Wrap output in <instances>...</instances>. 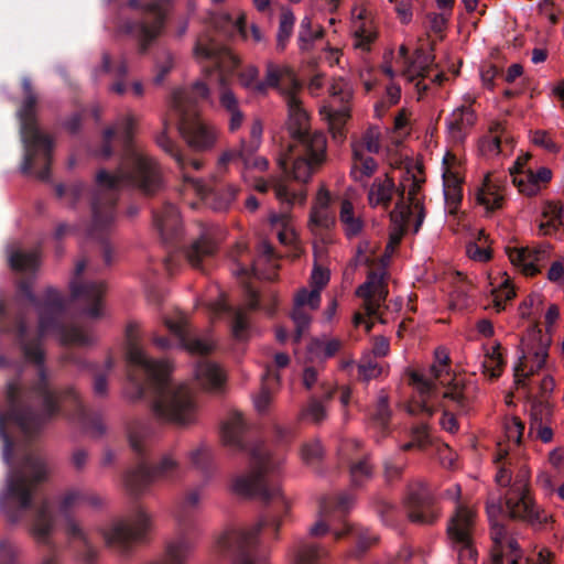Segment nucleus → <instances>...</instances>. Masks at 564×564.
I'll return each instance as SVG.
<instances>
[{
	"mask_svg": "<svg viewBox=\"0 0 564 564\" xmlns=\"http://www.w3.org/2000/svg\"><path fill=\"white\" fill-rule=\"evenodd\" d=\"M288 107L286 129L293 139L276 155V165L293 180L306 183L326 160V137L310 131V117L297 94L284 99Z\"/></svg>",
	"mask_w": 564,
	"mask_h": 564,
	"instance_id": "1",
	"label": "nucleus"
},
{
	"mask_svg": "<svg viewBox=\"0 0 564 564\" xmlns=\"http://www.w3.org/2000/svg\"><path fill=\"white\" fill-rule=\"evenodd\" d=\"M139 325L130 323L126 333L128 338V361L142 368L156 390L153 404L155 414L164 421L188 424L196 417V404L186 386H175L169 381L172 367L166 361H155L147 357L137 344Z\"/></svg>",
	"mask_w": 564,
	"mask_h": 564,
	"instance_id": "2",
	"label": "nucleus"
},
{
	"mask_svg": "<svg viewBox=\"0 0 564 564\" xmlns=\"http://www.w3.org/2000/svg\"><path fill=\"white\" fill-rule=\"evenodd\" d=\"M207 98L208 86L203 82H196L189 89L175 90L172 99V107L180 115V134L191 149L198 152L212 150L219 138V130L199 118L194 110L199 100Z\"/></svg>",
	"mask_w": 564,
	"mask_h": 564,
	"instance_id": "3",
	"label": "nucleus"
},
{
	"mask_svg": "<svg viewBox=\"0 0 564 564\" xmlns=\"http://www.w3.org/2000/svg\"><path fill=\"white\" fill-rule=\"evenodd\" d=\"M101 188L135 186L147 194L156 192L162 185L161 171L156 162L139 147H128L116 174L106 171L97 174Z\"/></svg>",
	"mask_w": 564,
	"mask_h": 564,
	"instance_id": "4",
	"label": "nucleus"
},
{
	"mask_svg": "<svg viewBox=\"0 0 564 564\" xmlns=\"http://www.w3.org/2000/svg\"><path fill=\"white\" fill-rule=\"evenodd\" d=\"M284 459L274 457L262 446L251 451V470L246 475L236 477L232 480V490L243 496H260L265 500L281 498L284 501L279 486L268 488L267 478L280 470Z\"/></svg>",
	"mask_w": 564,
	"mask_h": 564,
	"instance_id": "5",
	"label": "nucleus"
},
{
	"mask_svg": "<svg viewBox=\"0 0 564 564\" xmlns=\"http://www.w3.org/2000/svg\"><path fill=\"white\" fill-rule=\"evenodd\" d=\"M531 473L527 465L512 471L511 484L505 495L506 512L511 519L522 520L532 525H543L551 517L541 509L530 495Z\"/></svg>",
	"mask_w": 564,
	"mask_h": 564,
	"instance_id": "6",
	"label": "nucleus"
},
{
	"mask_svg": "<svg viewBox=\"0 0 564 564\" xmlns=\"http://www.w3.org/2000/svg\"><path fill=\"white\" fill-rule=\"evenodd\" d=\"M194 57L197 62H210L219 72L218 100L228 112L239 108V101L231 88L226 85L225 74L234 72L240 64L239 57L230 50L216 44L208 35H200L194 46Z\"/></svg>",
	"mask_w": 564,
	"mask_h": 564,
	"instance_id": "7",
	"label": "nucleus"
},
{
	"mask_svg": "<svg viewBox=\"0 0 564 564\" xmlns=\"http://www.w3.org/2000/svg\"><path fill=\"white\" fill-rule=\"evenodd\" d=\"M25 94L24 101L18 112L21 122V137L25 145V155L21 169L23 172H29L35 160V154L42 152L44 159H48L53 144L52 141L42 134L35 122V105L36 96L33 93L31 82L24 79L22 83Z\"/></svg>",
	"mask_w": 564,
	"mask_h": 564,
	"instance_id": "8",
	"label": "nucleus"
},
{
	"mask_svg": "<svg viewBox=\"0 0 564 564\" xmlns=\"http://www.w3.org/2000/svg\"><path fill=\"white\" fill-rule=\"evenodd\" d=\"M261 528V522L251 527H226L214 536V553L228 558L231 564H269L265 561L253 562L250 557Z\"/></svg>",
	"mask_w": 564,
	"mask_h": 564,
	"instance_id": "9",
	"label": "nucleus"
},
{
	"mask_svg": "<svg viewBox=\"0 0 564 564\" xmlns=\"http://www.w3.org/2000/svg\"><path fill=\"white\" fill-rule=\"evenodd\" d=\"M505 441L497 445V453L494 463L497 467L495 480L498 486L511 484L512 471L518 470L520 465H527L521 462L522 455L520 444L524 431L523 423L518 417H508L503 424Z\"/></svg>",
	"mask_w": 564,
	"mask_h": 564,
	"instance_id": "10",
	"label": "nucleus"
},
{
	"mask_svg": "<svg viewBox=\"0 0 564 564\" xmlns=\"http://www.w3.org/2000/svg\"><path fill=\"white\" fill-rule=\"evenodd\" d=\"M476 513L473 508L457 505L447 525V534L458 554V564H477V551L473 544Z\"/></svg>",
	"mask_w": 564,
	"mask_h": 564,
	"instance_id": "11",
	"label": "nucleus"
},
{
	"mask_svg": "<svg viewBox=\"0 0 564 564\" xmlns=\"http://www.w3.org/2000/svg\"><path fill=\"white\" fill-rule=\"evenodd\" d=\"M263 126L260 119L252 120L249 139H241L237 151L228 150L220 154L217 162V170L224 173L227 164L235 158H238L243 164L242 176L246 178V172L249 170L265 171L269 167V161L264 156L256 155L262 143Z\"/></svg>",
	"mask_w": 564,
	"mask_h": 564,
	"instance_id": "12",
	"label": "nucleus"
},
{
	"mask_svg": "<svg viewBox=\"0 0 564 564\" xmlns=\"http://www.w3.org/2000/svg\"><path fill=\"white\" fill-rule=\"evenodd\" d=\"M151 527V517L144 510L139 509L129 520H118L110 523L101 531L105 543L119 552L140 541Z\"/></svg>",
	"mask_w": 564,
	"mask_h": 564,
	"instance_id": "13",
	"label": "nucleus"
},
{
	"mask_svg": "<svg viewBox=\"0 0 564 564\" xmlns=\"http://www.w3.org/2000/svg\"><path fill=\"white\" fill-rule=\"evenodd\" d=\"M48 469L40 458H28L23 465L22 474L10 476L7 481V495L15 501L21 509L31 505L35 485L46 478Z\"/></svg>",
	"mask_w": 564,
	"mask_h": 564,
	"instance_id": "14",
	"label": "nucleus"
},
{
	"mask_svg": "<svg viewBox=\"0 0 564 564\" xmlns=\"http://www.w3.org/2000/svg\"><path fill=\"white\" fill-rule=\"evenodd\" d=\"M435 357L436 362L426 372L413 371L410 376L411 383L422 397V411L429 415L432 414V410L425 404V398L430 397L438 386H445L452 380L448 370L449 357L445 349H436Z\"/></svg>",
	"mask_w": 564,
	"mask_h": 564,
	"instance_id": "15",
	"label": "nucleus"
},
{
	"mask_svg": "<svg viewBox=\"0 0 564 564\" xmlns=\"http://www.w3.org/2000/svg\"><path fill=\"white\" fill-rule=\"evenodd\" d=\"M424 178L421 172L416 174L406 172L402 177L400 187V200L397 204H402L410 212V217L413 221V232L416 234L425 218V209L423 205L422 184Z\"/></svg>",
	"mask_w": 564,
	"mask_h": 564,
	"instance_id": "16",
	"label": "nucleus"
},
{
	"mask_svg": "<svg viewBox=\"0 0 564 564\" xmlns=\"http://www.w3.org/2000/svg\"><path fill=\"white\" fill-rule=\"evenodd\" d=\"M409 519L420 524H432L440 517V510L433 505L432 496L422 481L409 485L406 494Z\"/></svg>",
	"mask_w": 564,
	"mask_h": 564,
	"instance_id": "17",
	"label": "nucleus"
},
{
	"mask_svg": "<svg viewBox=\"0 0 564 564\" xmlns=\"http://www.w3.org/2000/svg\"><path fill=\"white\" fill-rule=\"evenodd\" d=\"M508 258L513 267L528 276L541 272L550 259V245L543 243L538 247L508 246L506 248Z\"/></svg>",
	"mask_w": 564,
	"mask_h": 564,
	"instance_id": "18",
	"label": "nucleus"
},
{
	"mask_svg": "<svg viewBox=\"0 0 564 564\" xmlns=\"http://www.w3.org/2000/svg\"><path fill=\"white\" fill-rule=\"evenodd\" d=\"M268 87L276 88L285 99L288 95H295L300 91L301 85L293 72L286 64L268 62L265 65V78L262 83L254 85V93L264 94Z\"/></svg>",
	"mask_w": 564,
	"mask_h": 564,
	"instance_id": "19",
	"label": "nucleus"
},
{
	"mask_svg": "<svg viewBox=\"0 0 564 564\" xmlns=\"http://www.w3.org/2000/svg\"><path fill=\"white\" fill-rule=\"evenodd\" d=\"M330 102L323 106L324 115L333 129L340 128L350 116L348 106L352 96L351 87L344 79H336L329 86Z\"/></svg>",
	"mask_w": 564,
	"mask_h": 564,
	"instance_id": "20",
	"label": "nucleus"
},
{
	"mask_svg": "<svg viewBox=\"0 0 564 564\" xmlns=\"http://www.w3.org/2000/svg\"><path fill=\"white\" fill-rule=\"evenodd\" d=\"M169 4L170 0H155L154 2L147 4V10L154 17L153 21L151 23H138L128 29V31L139 41L143 51L148 47L151 41L161 34L163 20Z\"/></svg>",
	"mask_w": 564,
	"mask_h": 564,
	"instance_id": "21",
	"label": "nucleus"
},
{
	"mask_svg": "<svg viewBox=\"0 0 564 564\" xmlns=\"http://www.w3.org/2000/svg\"><path fill=\"white\" fill-rule=\"evenodd\" d=\"M444 198L451 212L462 199V167L455 154L447 152L442 162Z\"/></svg>",
	"mask_w": 564,
	"mask_h": 564,
	"instance_id": "22",
	"label": "nucleus"
},
{
	"mask_svg": "<svg viewBox=\"0 0 564 564\" xmlns=\"http://www.w3.org/2000/svg\"><path fill=\"white\" fill-rule=\"evenodd\" d=\"M319 304L321 293H318L317 290H308L307 288H302L295 294L294 307L292 312V319L295 324V341L301 339L311 324V315L306 312V308L310 311H315L319 307Z\"/></svg>",
	"mask_w": 564,
	"mask_h": 564,
	"instance_id": "23",
	"label": "nucleus"
},
{
	"mask_svg": "<svg viewBox=\"0 0 564 564\" xmlns=\"http://www.w3.org/2000/svg\"><path fill=\"white\" fill-rule=\"evenodd\" d=\"M522 346L523 354L513 366L514 383L518 388L527 386L528 378L544 366L547 357V348L544 345L534 347L523 340Z\"/></svg>",
	"mask_w": 564,
	"mask_h": 564,
	"instance_id": "24",
	"label": "nucleus"
},
{
	"mask_svg": "<svg viewBox=\"0 0 564 564\" xmlns=\"http://www.w3.org/2000/svg\"><path fill=\"white\" fill-rule=\"evenodd\" d=\"M356 295L364 300L366 313L375 315L388 295L386 272H370L365 283L356 290Z\"/></svg>",
	"mask_w": 564,
	"mask_h": 564,
	"instance_id": "25",
	"label": "nucleus"
},
{
	"mask_svg": "<svg viewBox=\"0 0 564 564\" xmlns=\"http://www.w3.org/2000/svg\"><path fill=\"white\" fill-rule=\"evenodd\" d=\"M492 564H520L522 554L516 539L508 534L503 525L492 527Z\"/></svg>",
	"mask_w": 564,
	"mask_h": 564,
	"instance_id": "26",
	"label": "nucleus"
},
{
	"mask_svg": "<svg viewBox=\"0 0 564 564\" xmlns=\"http://www.w3.org/2000/svg\"><path fill=\"white\" fill-rule=\"evenodd\" d=\"M185 167L191 165L194 170H200L203 167V162L199 160H191L186 161ZM183 174V178L187 186H191L195 193L200 195L203 198H206L210 202V205L216 210H225L229 207V205L235 200L237 195V187L234 185H228L224 195L221 197H217L216 193L208 192L200 180H194L189 177L186 173V169L181 170Z\"/></svg>",
	"mask_w": 564,
	"mask_h": 564,
	"instance_id": "27",
	"label": "nucleus"
},
{
	"mask_svg": "<svg viewBox=\"0 0 564 564\" xmlns=\"http://www.w3.org/2000/svg\"><path fill=\"white\" fill-rule=\"evenodd\" d=\"M72 296L85 306V314L90 318H97L104 314L102 295L105 285L101 282L78 284L70 282Z\"/></svg>",
	"mask_w": 564,
	"mask_h": 564,
	"instance_id": "28",
	"label": "nucleus"
},
{
	"mask_svg": "<svg viewBox=\"0 0 564 564\" xmlns=\"http://www.w3.org/2000/svg\"><path fill=\"white\" fill-rule=\"evenodd\" d=\"M167 328L180 340L181 345L191 354H207L215 347V341L210 338H192L188 332L187 318L180 316L175 321L166 319Z\"/></svg>",
	"mask_w": 564,
	"mask_h": 564,
	"instance_id": "29",
	"label": "nucleus"
},
{
	"mask_svg": "<svg viewBox=\"0 0 564 564\" xmlns=\"http://www.w3.org/2000/svg\"><path fill=\"white\" fill-rule=\"evenodd\" d=\"M39 393L43 399V409L37 414H18L15 416L19 425L25 431L31 432L46 423L58 410L57 398L45 388H40Z\"/></svg>",
	"mask_w": 564,
	"mask_h": 564,
	"instance_id": "30",
	"label": "nucleus"
},
{
	"mask_svg": "<svg viewBox=\"0 0 564 564\" xmlns=\"http://www.w3.org/2000/svg\"><path fill=\"white\" fill-rule=\"evenodd\" d=\"M477 116L471 107L459 106L446 118L447 132L452 141L463 142L475 126Z\"/></svg>",
	"mask_w": 564,
	"mask_h": 564,
	"instance_id": "31",
	"label": "nucleus"
},
{
	"mask_svg": "<svg viewBox=\"0 0 564 564\" xmlns=\"http://www.w3.org/2000/svg\"><path fill=\"white\" fill-rule=\"evenodd\" d=\"M503 199L505 194L500 180L487 174L476 192L477 203L487 212H492L502 207Z\"/></svg>",
	"mask_w": 564,
	"mask_h": 564,
	"instance_id": "32",
	"label": "nucleus"
},
{
	"mask_svg": "<svg viewBox=\"0 0 564 564\" xmlns=\"http://www.w3.org/2000/svg\"><path fill=\"white\" fill-rule=\"evenodd\" d=\"M392 229L389 235V242L387 251L393 252L394 248L401 241L403 234L412 229L414 219L410 217V212L402 204H397L394 209L390 213Z\"/></svg>",
	"mask_w": 564,
	"mask_h": 564,
	"instance_id": "33",
	"label": "nucleus"
},
{
	"mask_svg": "<svg viewBox=\"0 0 564 564\" xmlns=\"http://www.w3.org/2000/svg\"><path fill=\"white\" fill-rule=\"evenodd\" d=\"M245 430L246 423L242 414L239 412L230 413L221 427V438L224 444L232 449H242L245 447L242 438Z\"/></svg>",
	"mask_w": 564,
	"mask_h": 564,
	"instance_id": "34",
	"label": "nucleus"
},
{
	"mask_svg": "<svg viewBox=\"0 0 564 564\" xmlns=\"http://www.w3.org/2000/svg\"><path fill=\"white\" fill-rule=\"evenodd\" d=\"M330 194L321 187L312 206L310 224L318 228H329L334 224V216L329 209Z\"/></svg>",
	"mask_w": 564,
	"mask_h": 564,
	"instance_id": "35",
	"label": "nucleus"
},
{
	"mask_svg": "<svg viewBox=\"0 0 564 564\" xmlns=\"http://www.w3.org/2000/svg\"><path fill=\"white\" fill-rule=\"evenodd\" d=\"M273 187L276 199L286 205H293L296 202L303 203L305 195L302 193H295L288 184L280 177H271L270 182L264 180H258L254 184V188L258 192L265 193L270 187Z\"/></svg>",
	"mask_w": 564,
	"mask_h": 564,
	"instance_id": "36",
	"label": "nucleus"
},
{
	"mask_svg": "<svg viewBox=\"0 0 564 564\" xmlns=\"http://www.w3.org/2000/svg\"><path fill=\"white\" fill-rule=\"evenodd\" d=\"M550 411L546 405L539 403L531 409L530 434L543 443H551L553 430L549 424Z\"/></svg>",
	"mask_w": 564,
	"mask_h": 564,
	"instance_id": "37",
	"label": "nucleus"
},
{
	"mask_svg": "<svg viewBox=\"0 0 564 564\" xmlns=\"http://www.w3.org/2000/svg\"><path fill=\"white\" fill-rule=\"evenodd\" d=\"M528 159V155L519 158L514 165L510 167V174L513 176V184L519 188V192L528 196H532L540 192L541 186L538 183L533 171H522V166Z\"/></svg>",
	"mask_w": 564,
	"mask_h": 564,
	"instance_id": "38",
	"label": "nucleus"
},
{
	"mask_svg": "<svg viewBox=\"0 0 564 564\" xmlns=\"http://www.w3.org/2000/svg\"><path fill=\"white\" fill-rule=\"evenodd\" d=\"M343 346V341L335 337L314 338L307 346V359L311 362H324L334 357Z\"/></svg>",
	"mask_w": 564,
	"mask_h": 564,
	"instance_id": "39",
	"label": "nucleus"
},
{
	"mask_svg": "<svg viewBox=\"0 0 564 564\" xmlns=\"http://www.w3.org/2000/svg\"><path fill=\"white\" fill-rule=\"evenodd\" d=\"M135 126H137L135 117L131 112H128L117 120L115 127H110L105 130V132H104L105 141L107 143H109L110 140L112 139V137L117 135L124 143H128L134 132ZM110 153H111L110 145L106 144L102 148V155L109 156Z\"/></svg>",
	"mask_w": 564,
	"mask_h": 564,
	"instance_id": "40",
	"label": "nucleus"
},
{
	"mask_svg": "<svg viewBox=\"0 0 564 564\" xmlns=\"http://www.w3.org/2000/svg\"><path fill=\"white\" fill-rule=\"evenodd\" d=\"M214 28L220 30L227 35L239 33L243 39H247V29L245 21V13L236 11L235 13H216L210 18Z\"/></svg>",
	"mask_w": 564,
	"mask_h": 564,
	"instance_id": "41",
	"label": "nucleus"
},
{
	"mask_svg": "<svg viewBox=\"0 0 564 564\" xmlns=\"http://www.w3.org/2000/svg\"><path fill=\"white\" fill-rule=\"evenodd\" d=\"M506 140L505 127L500 122H494L486 135L478 141V152L486 159H492L501 153V142Z\"/></svg>",
	"mask_w": 564,
	"mask_h": 564,
	"instance_id": "42",
	"label": "nucleus"
},
{
	"mask_svg": "<svg viewBox=\"0 0 564 564\" xmlns=\"http://www.w3.org/2000/svg\"><path fill=\"white\" fill-rule=\"evenodd\" d=\"M339 221L348 238L359 236L364 229L360 210L348 199H344L340 204Z\"/></svg>",
	"mask_w": 564,
	"mask_h": 564,
	"instance_id": "43",
	"label": "nucleus"
},
{
	"mask_svg": "<svg viewBox=\"0 0 564 564\" xmlns=\"http://www.w3.org/2000/svg\"><path fill=\"white\" fill-rule=\"evenodd\" d=\"M194 552V543L184 536L170 540L165 545L164 564H186Z\"/></svg>",
	"mask_w": 564,
	"mask_h": 564,
	"instance_id": "44",
	"label": "nucleus"
},
{
	"mask_svg": "<svg viewBox=\"0 0 564 564\" xmlns=\"http://www.w3.org/2000/svg\"><path fill=\"white\" fill-rule=\"evenodd\" d=\"M541 216L539 234L542 236L551 235L557 225L564 226V205L545 202L541 207Z\"/></svg>",
	"mask_w": 564,
	"mask_h": 564,
	"instance_id": "45",
	"label": "nucleus"
},
{
	"mask_svg": "<svg viewBox=\"0 0 564 564\" xmlns=\"http://www.w3.org/2000/svg\"><path fill=\"white\" fill-rule=\"evenodd\" d=\"M101 503V499L87 491L72 489L67 491L58 502V511L61 513H68L69 511L77 509L82 506L97 507Z\"/></svg>",
	"mask_w": 564,
	"mask_h": 564,
	"instance_id": "46",
	"label": "nucleus"
},
{
	"mask_svg": "<svg viewBox=\"0 0 564 564\" xmlns=\"http://www.w3.org/2000/svg\"><path fill=\"white\" fill-rule=\"evenodd\" d=\"M195 377L199 384L207 390L218 389L225 381L223 369L210 361H200L195 369Z\"/></svg>",
	"mask_w": 564,
	"mask_h": 564,
	"instance_id": "47",
	"label": "nucleus"
},
{
	"mask_svg": "<svg viewBox=\"0 0 564 564\" xmlns=\"http://www.w3.org/2000/svg\"><path fill=\"white\" fill-rule=\"evenodd\" d=\"M394 183L387 175L377 177L368 192V202L370 206H382L387 208L393 197Z\"/></svg>",
	"mask_w": 564,
	"mask_h": 564,
	"instance_id": "48",
	"label": "nucleus"
},
{
	"mask_svg": "<svg viewBox=\"0 0 564 564\" xmlns=\"http://www.w3.org/2000/svg\"><path fill=\"white\" fill-rule=\"evenodd\" d=\"M349 30L354 36V46L362 51H368L377 37L372 20L349 23Z\"/></svg>",
	"mask_w": 564,
	"mask_h": 564,
	"instance_id": "49",
	"label": "nucleus"
},
{
	"mask_svg": "<svg viewBox=\"0 0 564 564\" xmlns=\"http://www.w3.org/2000/svg\"><path fill=\"white\" fill-rule=\"evenodd\" d=\"M325 554V550L304 541L297 542L289 552L291 564H316V561Z\"/></svg>",
	"mask_w": 564,
	"mask_h": 564,
	"instance_id": "50",
	"label": "nucleus"
},
{
	"mask_svg": "<svg viewBox=\"0 0 564 564\" xmlns=\"http://www.w3.org/2000/svg\"><path fill=\"white\" fill-rule=\"evenodd\" d=\"M156 481L153 468L144 465L137 467L134 470L129 471L124 477L127 488L133 494L142 492L149 485Z\"/></svg>",
	"mask_w": 564,
	"mask_h": 564,
	"instance_id": "51",
	"label": "nucleus"
},
{
	"mask_svg": "<svg viewBox=\"0 0 564 564\" xmlns=\"http://www.w3.org/2000/svg\"><path fill=\"white\" fill-rule=\"evenodd\" d=\"M354 163L351 166V175L358 181L362 182L369 178L377 170V162L359 150V145H352Z\"/></svg>",
	"mask_w": 564,
	"mask_h": 564,
	"instance_id": "52",
	"label": "nucleus"
},
{
	"mask_svg": "<svg viewBox=\"0 0 564 564\" xmlns=\"http://www.w3.org/2000/svg\"><path fill=\"white\" fill-rule=\"evenodd\" d=\"M154 476L158 480L174 481L181 478L183 471L176 457L169 453L162 456L160 462L153 467Z\"/></svg>",
	"mask_w": 564,
	"mask_h": 564,
	"instance_id": "53",
	"label": "nucleus"
},
{
	"mask_svg": "<svg viewBox=\"0 0 564 564\" xmlns=\"http://www.w3.org/2000/svg\"><path fill=\"white\" fill-rule=\"evenodd\" d=\"M215 249V242L204 235L189 247L186 258L193 267H198L203 258L213 254Z\"/></svg>",
	"mask_w": 564,
	"mask_h": 564,
	"instance_id": "54",
	"label": "nucleus"
},
{
	"mask_svg": "<svg viewBox=\"0 0 564 564\" xmlns=\"http://www.w3.org/2000/svg\"><path fill=\"white\" fill-rule=\"evenodd\" d=\"M155 224L163 236L175 232L181 225L177 208L173 205L166 206L161 215L155 216Z\"/></svg>",
	"mask_w": 564,
	"mask_h": 564,
	"instance_id": "55",
	"label": "nucleus"
},
{
	"mask_svg": "<svg viewBox=\"0 0 564 564\" xmlns=\"http://www.w3.org/2000/svg\"><path fill=\"white\" fill-rule=\"evenodd\" d=\"M500 344H494L485 355L482 361L484 373L490 379L498 378L502 372L503 357L500 350Z\"/></svg>",
	"mask_w": 564,
	"mask_h": 564,
	"instance_id": "56",
	"label": "nucleus"
},
{
	"mask_svg": "<svg viewBox=\"0 0 564 564\" xmlns=\"http://www.w3.org/2000/svg\"><path fill=\"white\" fill-rule=\"evenodd\" d=\"M53 528L48 503H43L32 527V534L37 541H45Z\"/></svg>",
	"mask_w": 564,
	"mask_h": 564,
	"instance_id": "57",
	"label": "nucleus"
},
{
	"mask_svg": "<svg viewBox=\"0 0 564 564\" xmlns=\"http://www.w3.org/2000/svg\"><path fill=\"white\" fill-rule=\"evenodd\" d=\"M270 224L276 231L278 239L282 245H288L294 239V230L289 214H271Z\"/></svg>",
	"mask_w": 564,
	"mask_h": 564,
	"instance_id": "58",
	"label": "nucleus"
},
{
	"mask_svg": "<svg viewBox=\"0 0 564 564\" xmlns=\"http://www.w3.org/2000/svg\"><path fill=\"white\" fill-rule=\"evenodd\" d=\"M383 132L379 127H369L362 134L359 141L352 143V145H359V150L364 153L366 150L369 153H379L382 148Z\"/></svg>",
	"mask_w": 564,
	"mask_h": 564,
	"instance_id": "59",
	"label": "nucleus"
},
{
	"mask_svg": "<svg viewBox=\"0 0 564 564\" xmlns=\"http://www.w3.org/2000/svg\"><path fill=\"white\" fill-rule=\"evenodd\" d=\"M10 265L14 270L28 272L32 271L40 264V254L37 251L22 252L14 251L9 256Z\"/></svg>",
	"mask_w": 564,
	"mask_h": 564,
	"instance_id": "60",
	"label": "nucleus"
},
{
	"mask_svg": "<svg viewBox=\"0 0 564 564\" xmlns=\"http://www.w3.org/2000/svg\"><path fill=\"white\" fill-rule=\"evenodd\" d=\"M295 17L290 9H283L280 15L279 30L276 34V47L283 51L293 32Z\"/></svg>",
	"mask_w": 564,
	"mask_h": 564,
	"instance_id": "61",
	"label": "nucleus"
},
{
	"mask_svg": "<svg viewBox=\"0 0 564 564\" xmlns=\"http://www.w3.org/2000/svg\"><path fill=\"white\" fill-rule=\"evenodd\" d=\"M275 381L279 382V377L273 376L270 373V371H267V373L262 377V388L260 392L253 398V405L258 413H265L272 402V395L270 390L269 381Z\"/></svg>",
	"mask_w": 564,
	"mask_h": 564,
	"instance_id": "62",
	"label": "nucleus"
},
{
	"mask_svg": "<svg viewBox=\"0 0 564 564\" xmlns=\"http://www.w3.org/2000/svg\"><path fill=\"white\" fill-rule=\"evenodd\" d=\"M167 123L164 121V130L156 134L155 142L165 153L170 154L176 162L180 170L185 169V159L178 151V147L166 133Z\"/></svg>",
	"mask_w": 564,
	"mask_h": 564,
	"instance_id": "63",
	"label": "nucleus"
},
{
	"mask_svg": "<svg viewBox=\"0 0 564 564\" xmlns=\"http://www.w3.org/2000/svg\"><path fill=\"white\" fill-rule=\"evenodd\" d=\"M444 398L449 399L462 412L470 408L469 389L454 383L444 392Z\"/></svg>",
	"mask_w": 564,
	"mask_h": 564,
	"instance_id": "64",
	"label": "nucleus"
}]
</instances>
